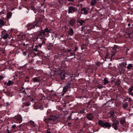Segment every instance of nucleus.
<instances>
[{
	"label": "nucleus",
	"mask_w": 133,
	"mask_h": 133,
	"mask_svg": "<svg viewBox=\"0 0 133 133\" xmlns=\"http://www.w3.org/2000/svg\"><path fill=\"white\" fill-rule=\"evenodd\" d=\"M130 25L131 24H130V23H128V26H130Z\"/></svg>",
	"instance_id": "09e8293b"
},
{
	"label": "nucleus",
	"mask_w": 133,
	"mask_h": 133,
	"mask_svg": "<svg viewBox=\"0 0 133 133\" xmlns=\"http://www.w3.org/2000/svg\"><path fill=\"white\" fill-rule=\"evenodd\" d=\"M79 1H83L84 0H79Z\"/></svg>",
	"instance_id": "864d4df0"
},
{
	"label": "nucleus",
	"mask_w": 133,
	"mask_h": 133,
	"mask_svg": "<svg viewBox=\"0 0 133 133\" xmlns=\"http://www.w3.org/2000/svg\"><path fill=\"white\" fill-rule=\"evenodd\" d=\"M46 133H51V132L50 131H48Z\"/></svg>",
	"instance_id": "603ef678"
},
{
	"label": "nucleus",
	"mask_w": 133,
	"mask_h": 133,
	"mask_svg": "<svg viewBox=\"0 0 133 133\" xmlns=\"http://www.w3.org/2000/svg\"><path fill=\"white\" fill-rule=\"evenodd\" d=\"M37 38L40 39L42 41V42L41 44H39L38 45H35V47H37L38 48L39 46L41 48V47L42 45H44L45 44L46 42L45 41L46 40V38L41 37L38 36Z\"/></svg>",
	"instance_id": "20e7f679"
},
{
	"label": "nucleus",
	"mask_w": 133,
	"mask_h": 133,
	"mask_svg": "<svg viewBox=\"0 0 133 133\" xmlns=\"http://www.w3.org/2000/svg\"><path fill=\"white\" fill-rule=\"evenodd\" d=\"M15 119L16 120V122L20 123L22 122V118L21 116L20 115H18L15 117Z\"/></svg>",
	"instance_id": "6e6552de"
},
{
	"label": "nucleus",
	"mask_w": 133,
	"mask_h": 133,
	"mask_svg": "<svg viewBox=\"0 0 133 133\" xmlns=\"http://www.w3.org/2000/svg\"><path fill=\"white\" fill-rule=\"evenodd\" d=\"M84 22V21L83 20H81L80 21H78V22L81 25H82L83 23Z\"/></svg>",
	"instance_id": "bb28decb"
},
{
	"label": "nucleus",
	"mask_w": 133,
	"mask_h": 133,
	"mask_svg": "<svg viewBox=\"0 0 133 133\" xmlns=\"http://www.w3.org/2000/svg\"><path fill=\"white\" fill-rule=\"evenodd\" d=\"M37 23L36 22H34L33 23H29L27 25V26L28 28V30L34 28L37 25Z\"/></svg>",
	"instance_id": "39448f33"
},
{
	"label": "nucleus",
	"mask_w": 133,
	"mask_h": 133,
	"mask_svg": "<svg viewBox=\"0 0 133 133\" xmlns=\"http://www.w3.org/2000/svg\"><path fill=\"white\" fill-rule=\"evenodd\" d=\"M127 110H128L129 111H130L131 110V109H127Z\"/></svg>",
	"instance_id": "8fccbe9b"
},
{
	"label": "nucleus",
	"mask_w": 133,
	"mask_h": 133,
	"mask_svg": "<svg viewBox=\"0 0 133 133\" xmlns=\"http://www.w3.org/2000/svg\"><path fill=\"white\" fill-rule=\"evenodd\" d=\"M125 122V119H121L120 121V122L122 124H123Z\"/></svg>",
	"instance_id": "a878e982"
},
{
	"label": "nucleus",
	"mask_w": 133,
	"mask_h": 133,
	"mask_svg": "<svg viewBox=\"0 0 133 133\" xmlns=\"http://www.w3.org/2000/svg\"><path fill=\"white\" fill-rule=\"evenodd\" d=\"M40 79L38 77H35L32 79L31 81L32 82H38L40 81Z\"/></svg>",
	"instance_id": "f3484780"
},
{
	"label": "nucleus",
	"mask_w": 133,
	"mask_h": 133,
	"mask_svg": "<svg viewBox=\"0 0 133 133\" xmlns=\"http://www.w3.org/2000/svg\"><path fill=\"white\" fill-rule=\"evenodd\" d=\"M16 127V125L15 124L13 125L12 126V128H13L15 129Z\"/></svg>",
	"instance_id": "a19ab883"
},
{
	"label": "nucleus",
	"mask_w": 133,
	"mask_h": 133,
	"mask_svg": "<svg viewBox=\"0 0 133 133\" xmlns=\"http://www.w3.org/2000/svg\"><path fill=\"white\" fill-rule=\"evenodd\" d=\"M78 49V46H75V49L73 51V52H75Z\"/></svg>",
	"instance_id": "2f4dec72"
},
{
	"label": "nucleus",
	"mask_w": 133,
	"mask_h": 133,
	"mask_svg": "<svg viewBox=\"0 0 133 133\" xmlns=\"http://www.w3.org/2000/svg\"><path fill=\"white\" fill-rule=\"evenodd\" d=\"M70 54L71 55V56H75L76 55L75 52H73V51H72V52H71L70 53Z\"/></svg>",
	"instance_id": "72a5a7b5"
},
{
	"label": "nucleus",
	"mask_w": 133,
	"mask_h": 133,
	"mask_svg": "<svg viewBox=\"0 0 133 133\" xmlns=\"http://www.w3.org/2000/svg\"><path fill=\"white\" fill-rule=\"evenodd\" d=\"M9 34H8L7 33H6L3 37V38L4 39H6L8 38H9Z\"/></svg>",
	"instance_id": "aec40b11"
},
{
	"label": "nucleus",
	"mask_w": 133,
	"mask_h": 133,
	"mask_svg": "<svg viewBox=\"0 0 133 133\" xmlns=\"http://www.w3.org/2000/svg\"><path fill=\"white\" fill-rule=\"evenodd\" d=\"M71 119V117L70 116H69V117H68V120H70Z\"/></svg>",
	"instance_id": "c03bdc74"
},
{
	"label": "nucleus",
	"mask_w": 133,
	"mask_h": 133,
	"mask_svg": "<svg viewBox=\"0 0 133 133\" xmlns=\"http://www.w3.org/2000/svg\"><path fill=\"white\" fill-rule=\"evenodd\" d=\"M31 126L32 127H35V125L34 124V122H31Z\"/></svg>",
	"instance_id": "c756f323"
},
{
	"label": "nucleus",
	"mask_w": 133,
	"mask_h": 133,
	"mask_svg": "<svg viewBox=\"0 0 133 133\" xmlns=\"http://www.w3.org/2000/svg\"><path fill=\"white\" fill-rule=\"evenodd\" d=\"M69 13H72L73 12H76L77 11L76 8L72 6H70L68 8Z\"/></svg>",
	"instance_id": "423d86ee"
},
{
	"label": "nucleus",
	"mask_w": 133,
	"mask_h": 133,
	"mask_svg": "<svg viewBox=\"0 0 133 133\" xmlns=\"http://www.w3.org/2000/svg\"><path fill=\"white\" fill-rule=\"evenodd\" d=\"M50 30L47 28H45L44 30L41 31L38 34V36L41 37L46 38V36L49 32Z\"/></svg>",
	"instance_id": "7ed1b4c3"
},
{
	"label": "nucleus",
	"mask_w": 133,
	"mask_h": 133,
	"mask_svg": "<svg viewBox=\"0 0 133 133\" xmlns=\"http://www.w3.org/2000/svg\"><path fill=\"white\" fill-rule=\"evenodd\" d=\"M25 105L26 106H28L30 105V104L29 103H25Z\"/></svg>",
	"instance_id": "e433bc0d"
},
{
	"label": "nucleus",
	"mask_w": 133,
	"mask_h": 133,
	"mask_svg": "<svg viewBox=\"0 0 133 133\" xmlns=\"http://www.w3.org/2000/svg\"><path fill=\"white\" fill-rule=\"evenodd\" d=\"M23 93H25V94H26L25 90H24L23 91Z\"/></svg>",
	"instance_id": "49530a36"
},
{
	"label": "nucleus",
	"mask_w": 133,
	"mask_h": 133,
	"mask_svg": "<svg viewBox=\"0 0 133 133\" xmlns=\"http://www.w3.org/2000/svg\"><path fill=\"white\" fill-rule=\"evenodd\" d=\"M108 56V55H106V56Z\"/></svg>",
	"instance_id": "bf43d9fd"
},
{
	"label": "nucleus",
	"mask_w": 133,
	"mask_h": 133,
	"mask_svg": "<svg viewBox=\"0 0 133 133\" xmlns=\"http://www.w3.org/2000/svg\"><path fill=\"white\" fill-rule=\"evenodd\" d=\"M103 81H104V84L105 85L108 84L109 83V81L107 80L106 78H104Z\"/></svg>",
	"instance_id": "4be33fe9"
},
{
	"label": "nucleus",
	"mask_w": 133,
	"mask_h": 133,
	"mask_svg": "<svg viewBox=\"0 0 133 133\" xmlns=\"http://www.w3.org/2000/svg\"><path fill=\"white\" fill-rule=\"evenodd\" d=\"M129 94L131 96H133V92L132 91H128Z\"/></svg>",
	"instance_id": "4c0bfd02"
},
{
	"label": "nucleus",
	"mask_w": 133,
	"mask_h": 133,
	"mask_svg": "<svg viewBox=\"0 0 133 133\" xmlns=\"http://www.w3.org/2000/svg\"><path fill=\"white\" fill-rule=\"evenodd\" d=\"M94 117V116L91 113H89L87 114V118L89 120H92L93 118Z\"/></svg>",
	"instance_id": "ddd939ff"
},
{
	"label": "nucleus",
	"mask_w": 133,
	"mask_h": 133,
	"mask_svg": "<svg viewBox=\"0 0 133 133\" xmlns=\"http://www.w3.org/2000/svg\"><path fill=\"white\" fill-rule=\"evenodd\" d=\"M76 20L75 19L71 18L70 20L69 21V23L72 26H73L75 23Z\"/></svg>",
	"instance_id": "9b49d317"
},
{
	"label": "nucleus",
	"mask_w": 133,
	"mask_h": 133,
	"mask_svg": "<svg viewBox=\"0 0 133 133\" xmlns=\"http://www.w3.org/2000/svg\"><path fill=\"white\" fill-rule=\"evenodd\" d=\"M127 65V63L126 62H123L121 63V66L122 67V69H123V70H124V69L126 67V66Z\"/></svg>",
	"instance_id": "dca6fc26"
},
{
	"label": "nucleus",
	"mask_w": 133,
	"mask_h": 133,
	"mask_svg": "<svg viewBox=\"0 0 133 133\" xmlns=\"http://www.w3.org/2000/svg\"><path fill=\"white\" fill-rule=\"evenodd\" d=\"M132 67V64H129L127 67V68L128 70H130L131 68Z\"/></svg>",
	"instance_id": "b1692460"
},
{
	"label": "nucleus",
	"mask_w": 133,
	"mask_h": 133,
	"mask_svg": "<svg viewBox=\"0 0 133 133\" xmlns=\"http://www.w3.org/2000/svg\"><path fill=\"white\" fill-rule=\"evenodd\" d=\"M7 133H10V131H8V132H7Z\"/></svg>",
	"instance_id": "5fc2aeb1"
},
{
	"label": "nucleus",
	"mask_w": 133,
	"mask_h": 133,
	"mask_svg": "<svg viewBox=\"0 0 133 133\" xmlns=\"http://www.w3.org/2000/svg\"><path fill=\"white\" fill-rule=\"evenodd\" d=\"M65 74L66 73L64 71H63L61 72L60 74V76L62 79H65Z\"/></svg>",
	"instance_id": "4468645a"
},
{
	"label": "nucleus",
	"mask_w": 133,
	"mask_h": 133,
	"mask_svg": "<svg viewBox=\"0 0 133 133\" xmlns=\"http://www.w3.org/2000/svg\"><path fill=\"white\" fill-rule=\"evenodd\" d=\"M109 114H110V116L109 117V118H112V117H114L115 118H116V117H115L114 116V112L113 111H111L110 112Z\"/></svg>",
	"instance_id": "6ab92c4d"
},
{
	"label": "nucleus",
	"mask_w": 133,
	"mask_h": 133,
	"mask_svg": "<svg viewBox=\"0 0 133 133\" xmlns=\"http://www.w3.org/2000/svg\"><path fill=\"white\" fill-rule=\"evenodd\" d=\"M23 54L24 56H26L27 55L26 53L25 52H23Z\"/></svg>",
	"instance_id": "58836bf2"
},
{
	"label": "nucleus",
	"mask_w": 133,
	"mask_h": 133,
	"mask_svg": "<svg viewBox=\"0 0 133 133\" xmlns=\"http://www.w3.org/2000/svg\"><path fill=\"white\" fill-rule=\"evenodd\" d=\"M130 116H133V114H130Z\"/></svg>",
	"instance_id": "de8ad7c7"
},
{
	"label": "nucleus",
	"mask_w": 133,
	"mask_h": 133,
	"mask_svg": "<svg viewBox=\"0 0 133 133\" xmlns=\"http://www.w3.org/2000/svg\"><path fill=\"white\" fill-rule=\"evenodd\" d=\"M81 11L82 12L81 13L82 14L85 15H86L88 13V10L86 7L82 8H81Z\"/></svg>",
	"instance_id": "9d476101"
},
{
	"label": "nucleus",
	"mask_w": 133,
	"mask_h": 133,
	"mask_svg": "<svg viewBox=\"0 0 133 133\" xmlns=\"http://www.w3.org/2000/svg\"><path fill=\"white\" fill-rule=\"evenodd\" d=\"M12 16V13L10 12H8L7 14V16L8 19H9L11 18Z\"/></svg>",
	"instance_id": "412c9836"
},
{
	"label": "nucleus",
	"mask_w": 133,
	"mask_h": 133,
	"mask_svg": "<svg viewBox=\"0 0 133 133\" xmlns=\"http://www.w3.org/2000/svg\"><path fill=\"white\" fill-rule=\"evenodd\" d=\"M103 88V86L102 85H99L97 86V88L99 89H101Z\"/></svg>",
	"instance_id": "473e14b6"
},
{
	"label": "nucleus",
	"mask_w": 133,
	"mask_h": 133,
	"mask_svg": "<svg viewBox=\"0 0 133 133\" xmlns=\"http://www.w3.org/2000/svg\"><path fill=\"white\" fill-rule=\"evenodd\" d=\"M120 129V130H122V131H125V130L126 129V128L125 127H122Z\"/></svg>",
	"instance_id": "7c9ffc66"
},
{
	"label": "nucleus",
	"mask_w": 133,
	"mask_h": 133,
	"mask_svg": "<svg viewBox=\"0 0 133 133\" xmlns=\"http://www.w3.org/2000/svg\"><path fill=\"white\" fill-rule=\"evenodd\" d=\"M6 131H7V132H8V131H10L9 130V129H7L6 130Z\"/></svg>",
	"instance_id": "3c124183"
},
{
	"label": "nucleus",
	"mask_w": 133,
	"mask_h": 133,
	"mask_svg": "<svg viewBox=\"0 0 133 133\" xmlns=\"http://www.w3.org/2000/svg\"><path fill=\"white\" fill-rule=\"evenodd\" d=\"M128 107V104L127 102L123 104V108L125 110H127V108Z\"/></svg>",
	"instance_id": "a211bd4d"
},
{
	"label": "nucleus",
	"mask_w": 133,
	"mask_h": 133,
	"mask_svg": "<svg viewBox=\"0 0 133 133\" xmlns=\"http://www.w3.org/2000/svg\"><path fill=\"white\" fill-rule=\"evenodd\" d=\"M132 107L133 108V106H132Z\"/></svg>",
	"instance_id": "052dcab7"
},
{
	"label": "nucleus",
	"mask_w": 133,
	"mask_h": 133,
	"mask_svg": "<svg viewBox=\"0 0 133 133\" xmlns=\"http://www.w3.org/2000/svg\"><path fill=\"white\" fill-rule=\"evenodd\" d=\"M35 48H34L33 49V50L35 52H37L38 51L37 49L38 48V47H35Z\"/></svg>",
	"instance_id": "c9c22d12"
},
{
	"label": "nucleus",
	"mask_w": 133,
	"mask_h": 133,
	"mask_svg": "<svg viewBox=\"0 0 133 133\" xmlns=\"http://www.w3.org/2000/svg\"><path fill=\"white\" fill-rule=\"evenodd\" d=\"M70 84L69 83H68L63 88V92L62 94L63 96L67 91L68 89L70 88Z\"/></svg>",
	"instance_id": "0eeeda50"
},
{
	"label": "nucleus",
	"mask_w": 133,
	"mask_h": 133,
	"mask_svg": "<svg viewBox=\"0 0 133 133\" xmlns=\"http://www.w3.org/2000/svg\"><path fill=\"white\" fill-rule=\"evenodd\" d=\"M57 119V117L55 116H50L49 118L48 119H45V120H48V121H55V120Z\"/></svg>",
	"instance_id": "f8f14e48"
},
{
	"label": "nucleus",
	"mask_w": 133,
	"mask_h": 133,
	"mask_svg": "<svg viewBox=\"0 0 133 133\" xmlns=\"http://www.w3.org/2000/svg\"><path fill=\"white\" fill-rule=\"evenodd\" d=\"M128 91H132L133 90V86L128 89Z\"/></svg>",
	"instance_id": "cd10ccee"
},
{
	"label": "nucleus",
	"mask_w": 133,
	"mask_h": 133,
	"mask_svg": "<svg viewBox=\"0 0 133 133\" xmlns=\"http://www.w3.org/2000/svg\"><path fill=\"white\" fill-rule=\"evenodd\" d=\"M68 34L70 36H72L74 33L73 29L71 28H70L69 30L68 31Z\"/></svg>",
	"instance_id": "2eb2a0df"
},
{
	"label": "nucleus",
	"mask_w": 133,
	"mask_h": 133,
	"mask_svg": "<svg viewBox=\"0 0 133 133\" xmlns=\"http://www.w3.org/2000/svg\"><path fill=\"white\" fill-rule=\"evenodd\" d=\"M111 121L112 122L111 125L112 127L115 130H119V123L116 118H111Z\"/></svg>",
	"instance_id": "f257e3e1"
},
{
	"label": "nucleus",
	"mask_w": 133,
	"mask_h": 133,
	"mask_svg": "<svg viewBox=\"0 0 133 133\" xmlns=\"http://www.w3.org/2000/svg\"><path fill=\"white\" fill-rule=\"evenodd\" d=\"M13 82L11 80H9L8 83H7V85L8 86H10L11 85L13 84Z\"/></svg>",
	"instance_id": "393cba45"
},
{
	"label": "nucleus",
	"mask_w": 133,
	"mask_h": 133,
	"mask_svg": "<svg viewBox=\"0 0 133 133\" xmlns=\"http://www.w3.org/2000/svg\"><path fill=\"white\" fill-rule=\"evenodd\" d=\"M96 0H92L91 3V4L92 6H94L96 3Z\"/></svg>",
	"instance_id": "5701e85b"
},
{
	"label": "nucleus",
	"mask_w": 133,
	"mask_h": 133,
	"mask_svg": "<svg viewBox=\"0 0 133 133\" xmlns=\"http://www.w3.org/2000/svg\"><path fill=\"white\" fill-rule=\"evenodd\" d=\"M6 21L4 20V18L0 19V28H1L2 26L6 25Z\"/></svg>",
	"instance_id": "1a4fd4ad"
},
{
	"label": "nucleus",
	"mask_w": 133,
	"mask_h": 133,
	"mask_svg": "<svg viewBox=\"0 0 133 133\" xmlns=\"http://www.w3.org/2000/svg\"><path fill=\"white\" fill-rule=\"evenodd\" d=\"M28 100H30V101H32L33 100V99L31 98V97H30V96H28Z\"/></svg>",
	"instance_id": "f704fd0d"
},
{
	"label": "nucleus",
	"mask_w": 133,
	"mask_h": 133,
	"mask_svg": "<svg viewBox=\"0 0 133 133\" xmlns=\"http://www.w3.org/2000/svg\"><path fill=\"white\" fill-rule=\"evenodd\" d=\"M98 124L102 127L104 128H109L111 127V124L109 122H104L102 120H99L98 122Z\"/></svg>",
	"instance_id": "f03ea898"
},
{
	"label": "nucleus",
	"mask_w": 133,
	"mask_h": 133,
	"mask_svg": "<svg viewBox=\"0 0 133 133\" xmlns=\"http://www.w3.org/2000/svg\"><path fill=\"white\" fill-rule=\"evenodd\" d=\"M68 124L69 125V124H70V123L69 122V123H68Z\"/></svg>",
	"instance_id": "6e6d98bb"
},
{
	"label": "nucleus",
	"mask_w": 133,
	"mask_h": 133,
	"mask_svg": "<svg viewBox=\"0 0 133 133\" xmlns=\"http://www.w3.org/2000/svg\"><path fill=\"white\" fill-rule=\"evenodd\" d=\"M51 37H52V39L53 40H54V42L55 40H54V38L53 37V36L52 35L51 36Z\"/></svg>",
	"instance_id": "79ce46f5"
},
{
	"label": "nucleus",
	"mask_w": 133,
	"mask_h": 133,
	"mask_svg": "<svg viewBox=\"0 0 133 133\" xmlns=\"http://www.w3.org/2000/svg\"><path fill=\"white\" fill-rule=\"evenodd\" d=\"M71 50H68L67 51V52H70L71 51Z\"/></svg>",
	"instance_id": "a18cd8bd"
},
{
	"label": "nucleus",
	"mask_w": 133,
	"mask_h": 133,
	"mask_svg": "<svg viewBox=\"0 0 133 133\" xmlns=\"http://www.w3.org/2000/svg\"><path fill=\"white\" fill-rule=\"evenodd\" d=\"M119 84H117V85H119Z\"/></svg>",
	"instance_id": "4d7b16f0"
},
{
	"label": "nucleus",
	"mask_w": 133,
	"mask_h": 133,
	"mask_svg": "<svg viewBox=\"0 0 133 133\" xmlns=\"http://www.w3.org/2000/svg\"><path fill=\"white\" fill-rule=\"evenodd\" d=\"M85 109L83 108L80 111V112L81 114L85 113Z\"/></svg>",
	"instance_id": "c85d7f7f"
},
{
	"label": "nucleus",
	"mask_w": 133,
	"mask_h": 133,
	"mask_svg": "<svg viewBox=\"0 0 133 133\" xmlns=\"http://www.w3.org/2000/svg\"><path fill=\"white\" fill-rule=\"evenodd\" d=\"M98 130H96V131H98Z\"/></svg>",
	"instance_id": "13d9d810"
},
{
	"label": "nucleus",
	"mask_w": 133,
	"mask_h": 133,
	"mask_svg": "<svg viewBox=\"0 0 133 133\" xmlns=\"http://www.w3.org/2000/svg\"><path fill=\"white\" fill-rule=\"evenodd\" d=\"M3 76H0V81L2 79H3Z\"/></svg>",
	"instance_id": "ea45409f"
},
{
	"label": "nucleus",
	"mask_w": 133,
	"mask_h": 133,
	"mask_svg": "<svg viewBox=\"0 0 133 133\" xmlns=\"http://www.w3.org/2000/svg\"><path fill=\"white\" fill-rule=\"evenodd\" d=\"M68 1L69 2H73L75 0H68Z\"/></svg>",
	"instance_id": "37998d69"
}]
</instances>
